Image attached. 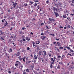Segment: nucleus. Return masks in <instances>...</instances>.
Instances as JSON below:
<instances>
[{"label":"nucleus","instance_id":"f257e3e1","mask_svg":"<svg viewBox=\"0 0 74 74\" xmlns=\"http://www.w3.org/2000/svg\"><path fill=\"white\" fill-rule=\"evenodd\" d=\"M51 62H51V65L50 66V67L51 69H52V65L54 64V62H55V61L53 60V58H51Z\"/></svg>","mask_w":74,"mask_h":74},{"label":"nucleus","instance_id":"4c0bfd02","mask_svg":"<svg viewBox=\"0 0 74 74\" xmlns=\"http://www.w3.org/2000/svg\"><path fill=\"white\" fill-rule=\"evenodd\" d=\"M24 6H25V7H26V6H27V3H24Z\"/></svg>","mask_w":74,"mask_h":74},{"label":"nucleus","instance_id":"72a5a7b5","mask_svg":"<svg viewBox=\"0 0 74 74\" xmlns=\"http://www.w3.org/2000/svg\"><path fill=\"white\" fill-rule=\"evenodd\" d=\"M61 58V56H58V59H59V60H60V58Z\"/></svg>","mask_w":74,"mask_h":74},{"label":"nucleus","instance_id":"bb28decb","mask_svg":"<svg viewBox=\"0 0 74 74\" xmlns=\"http://www.w3.org/2000/svg\"><path fill=\"white\" fill-rule=\"evenodd\" d=\"M32 21L33 22H35V21H36V19L35 18H34L32 20Z\"/></svg>","mask_w":74,"mask_h":74},{"label":"nucleus","instance_id":"0e129e2a","mask_svg":"<svg viewBox=\"0 0 74 74\" xmlns=\"http://www.w3.org/2000/svg\"><path fill=\"white\" fill-rule=\"evenodd\" d=\"M27 50H30V48H29V47H28L27 48Z\"/></svg>","mask_w":74,"mask_h":74},{"label":"nucleus","instance_id":"a18cd8bd","mask_svg":"<svg viewBox=\"0 0 74 74\" xmlns=\"http://www.w3.org/2000/svg\"><path fill=\"white\" fill-rule=\"evenodd\" d=\"M46 27L47 29H49V28H48V26H47V25H46Z\"/></svg>","mask_w":74,"mask_h":74},{"label":"nucleus","instance_id":"a878e982","mask_svg":"<svg viewBox=\"0 0 74 74\" xmlns=\"http://www.w3.org/2000/svg\"><path fill=\"white\" fill-rule=\"evenodd\" d=\"M43 52H44V55H45V56H47V53L46 52V51H44Z\"/></svg>","mask_w":74,"mask_h":74},{"label":"nucleus","instance_id":"864d4df0","mask_svg":"<svg viewBox=\"0 0 74 74\" xmlns=\"http://www.w3.org/2000/svg\"><path fill=\"white\" fill-rule=\"evenodd\" d=\"M53 59H54L53 60H53H54L55 61V60L56 59V57L55 56H54L53 57Z\"/></svg>","mask_w":74,"mask_h":74},{"label":"nucleus","instance_id":"09e8293b","mask_svg":"<svg viewBox=\"0 0 74 74\" xmlns=\"http://www.w3.org/2000/svg\"><path fill=\"white\" fill-rule=\"evenodd\" d=\"M7 11L8 12H10V9H8L7 10Z\"/></svg>","mask_w":74,"mask_h":74},{"label":"nucleus","instance_id":"4468645a","mask_svg":"<svg viewBox=\"0 0 74 74\" xmlns=\"http://www.w3.org/2000/svg\"><path fill=\"white\" fill-rule=\"evenodd\" d=\"M12 23L11 24V26H15V23H13L12 22Z\"/></svg>","mask_w":74,"mask_h":74},{"label":"nucleus","instance_id":"6e6552de","mask_svg":"<svg viewBox=\"0 0 74 74\" xmlns=\"http://www.w3.org/2000/svg\"><path fill=\"white\" fill-rule=\"evenodd\" d=\"M12 51V49L10 48L8 50L9 53H11Z\"/></svg>","mask_w":74,"mask_h":74},{"label":"nucleus","instance_id":"412c9836","mask_svg":"<svg viewBox=\"0 0 74 74\" xmlns=\"http://www.w3.org/2000/svg\"><path fill=\"white\" fill-rule=\"evenodd\" d=\"M21 7H22V5H20L18 7H17V8H19L20 10H21Z\"/></svg>","mask_w":74,"mask_h":74},{"label":"nucleus","instance_id":"f8f14e48","mask_svg":"<svg viewBox=\"0 0 74 74\" xmlns=\"http://www.w3.org/2000/svg\"><path fill=\"white\" fill-rule=\"evenodd\" d=\"M25 39L27 41H30V38H28L27 37H25Z\"/></svg>","mask_w":74,"mask_h":74},{"label":"nucleus","instance_id":"20e7f679","mask_svg":"<svg viewBox=\"0 0 74 74\" xmlns=\"http://www.w3.org/2000/svg\"><path fill=\"white\" fill-rule=\"evenodd\" d=\"M41 38L42 40H44L45 38H46V36H41Z\"/></svg>","mask_w":74,"mask_h":74},{"label":"nucleus","instance_id":"49530a36","mask_svg":"<svg viewBox=\"0 0 74 74\" xmlns=\"http://www.w3.org/2000/svg\"><path fill=\"white\" fill-rule=\"evenodd\" d=\"M71 64L72 65V66H73V65H74V62H73V61H72Z\"/></svg>","mask_w":74,"mask_h":74},{"label":"nucleus","instance_id":"c756f323","mask_svg":"<svg viewBox=\"0 0 74 74\" xmlns=\"http://www.w3.org/2000/svg\"><path fill=\"white\" fill-rule=\"evenodd\" d=\"M66 28L67 29H70V25H69L68 26L66 27Z\"/></svg>","mask_w":74,"mask_h":74},{"label":"nucleus","instance_id":"4d7b16f0","mask_svg":"<svg viewBox=\"0 0 74 74\" xmlns=\"http://www.w3.org/2000/svg\"><path fill=\"white\" fill-rule=\"evenodd\" d=\"M56 40H57V41H59V39H58V38H56Z\"/></svg>","mask_w":74,"mask_h":74},{"label":"nucleus","instance_id":"69168bd1","mask_svg":"<svg viewBox=\"0 0 74 74\" xmlns=\"http://www.w3.org/2000/svg\"><path fill=\"white\" fill-rule=\"evenodd\" d=\"M38 0H36V1H35V3H37V2H38Z\"/></svg>","mask_w":74,"mask_h":74},{"label":"nucleus","instance_id":"c9c22d12","mask_svg":"<svg viewBox=\"0 0 74 74\" xmlns=\"http://www.w3.org/2000/svg\"><path fill=\"white\" fill-rule=\"evenodd\" d=\"M37 5V4L36 3H35V4H34V7H36Z\"/></svg>","mask_w":74,"mask_h":74},{"label":"nucleus","instance_id":"f03ea898","mask_svg":"<svg viewBox=\"0 0 74 74\" xmlns=\"http://www.w3.org/2000/svg\"><path fill=\"white\" fill-rule=\"evenodd\" d=\"M12 3H13V8H15V7H16V5H17V3L15 2V3H14V2H12Z\"/></svg>","mask_w":74,"mask_h":74},{"label":"nucleus","instance_id":"680f3d73","mask_svg":"<svg viewBox=\"0 0 74 74\" xmlns=\"http://www.w3.org/2000/svg\"><path fill=\"white\" fill-rule=\"evenodd\" d=\"M68 55H70V56H72L73 55H71V54H69V53H68Z\"/></svg>","mask_w":74,"mask_h":74},{"label":"nucleus","instance_id":"3c124183","mask_svg":"<svg viewBox=\"0 0 74 74\" xmlns=\"http://www.w3.org/2000/svg\"><path fill=\"white\" fill-rule=\"evenodd\" d=\"M23 41H26V39H25V38H23Z\"/></svg>","mask_w":74,"mask_h":74},{"label":"nucleus","instance_id":"603ef678","mask_svg":"<svg viewBox=\"0 0 74 74\" xmlns=\"http://www.w3.org/2000/svg\"><path fill=\"white\" fill-rule=\"evenodd\" d=\"M8 73H9V74H11V72L10 71H8Z\"/></svg>","mask_w":74,"mask_h":74},{"label":"nucleus","instance_id":"2eb2a0df","mask_svg":"<svg viewBox=\"0 0 74 74\" xmlns=\"http://www.w3.org/2000/svg\"><path fill=\"white\" fill-rule=\"evenodd\" d=\"M55 8V7H53V10L54 11V12H55V11H57V10H58V9H57V8Z\"/></svg>","mask_w":74,"mask_h":74},{"label":"nucleus","instance_id":"1a4fd4ad","mask_svg":"<svg viewBox=\"0 0 74 74\" xmlns=\"http://www.w3.org/2000/svg\"><path fill=\"white\" fill-rule=\"evenodd\" d=\"M22 59H23V61L24 62H25V59H27V58L26 57H23L22 58Z\"/></svg>","mask_w":74,"mask_h":74},{"label":"nucleus","instance_id":"423d86ee","mask_svg":"<svg viewBox=\"0 0 74 74\" xmlns=\"http://www.w3.org/2000/svg\"><path fill=\"white\" fill-rule=\"evenodd\" d=\"M29 5H32L33 3H34V2L29 1Z\"/></svg>","mask_w":74,"mask_h":74},{"label":"nucleus","instance_id":"0eeeda50","mask_svg":"<svg viewBox=\"0 0 74 74\" xmlns=\"http://www.w3.org/2000/svg\"><path fill=\"white\" fill-rule=\"evenodd\" d=\"M20 54H21V53H20V52H18L17 53V54L16 53L15 55L16 56H19L20 55Z\"/></svg>","mask_w":74,"mask_h":74},{"label":"nucleus","instance_id":"ddd939ff","mask_svg":"<svg viewBox=\"0 0 74 74\" xmlns=\"http://www.w3.org/2000/svg\"><path fill=\"white\" fill-rule=\"evenodd\" d=\"M7 25H8V22L7 21H6L5 24H4V27H5V26H7Z\"/></svg>","mask_w":74,"mask_h":74},{"label":"nucleus","instance_id":"393cba45","mask_svg":"<svg viewBox=\"0 0 74 74\" xmlns=\"http://www.w3.org/2000/svg\"><path fill=\"white\" fill-rule=\"evenodd\" d=\"M62 16L64 18H67V16L65 15H63Z\"/></svg>","mask_w":74,"mask_h":74},{"label":"nucleus","instance_id":"8fccbe9b","mask_svg":"<svg viewBox=\"0 0 74 74\" xmlns=\"http://www.w3.org/2000/svg\"><path fill=\"white\" fill-rule=\"evenodd\" d=\"M12 44L14 45V47H15V46H16V44L15 43H14V42Z\"/></svg>","mask_w":74,"mask_h":74},{"label":"nucleus","instance_id":"6e6d98bb","mask_svg":"<svg viewBox=\"0 0 74 74\" xmlns=\"http://www.w3.org/2000/svg\"><path fill=\"white\" fill-rule=\"evenodd\" d=\"M40 26H43L44 25V23H42L40 24Z\"/></svg>","mask_w":74,"mask_h":74},{"label":"nucleus","instance_id":"e433bc0d","mask_svg":"<svg viewBox=\"0 0 74 74\" xmlns=\"http://www.w3.org/2000/svg\"><path fill=\"white\" fill-rule=\"evenodd\" d=\"M45 34V33L42 32L40 34V35H41V36H44Z\"/></svg>","mask_w":74,"mask_h":74},{"label":"nucleus","instance_id":"c03bdc74","mask_svg":"<svg viewBox=\"0 0 74 74\" xmlns=\"http://www.w3.org/2000/svg\"><path fill=\"white\" fill-rule=\"evenodd\" d=\"M15 66L16 67H18V64L16 63L15 64Z\"/></svg>","mask_w":74,"mask_h":74},{"label":"nucleus","instance_id":"4be33fe9","mask_svg":"<svg viewBox=\"0 0 74 74\" xmlns=\"http://www.w3.org/2000/svg\"><path fill=\"white\" fill-rule=\"evenodd\" d=\"M58 5H59L60 7H62V5L60 3H58Z\"/></svg>","mask_w":74,"mask_h":74},{"label":"nucleus","instance_id":"bf43d9fd","mask_svg":"<svg viewBox=\"0 0 74 74\" xmlns=\"http://www.w3.org/2000/svg\"><path fill=\"white\" fill-rule=\"evenodd\" d=\"M59 5V3L58 4H56L55 5V6H58Z\"/></svg>","mask_w":74,"mask_h":74},{"label":"nucleus","instance_id":"338daca9","mask_svg":"<svg viewBox=\"0 0 74 74\" xmlns=\"http://www.w3.org/2000/svg\"><path fill=\"white\" fill-rule=\"evenodd\" d=\"M27 62H28V63H30V62H31V61H27Z\"/></svg>","mask_w":74,"mask_h":74},{"label":"nucleus","instance_id":"5701e85b","mask_svg":"<svg viewBox=\"0 0 74 74\" xmlns=\"http://www.w3.org/2000/svg\"><path fill=\"white\" fill-rule=\"evenodd\" d=\"M64 48H67V49H68V50H69H69H70V49H71L70 48V47H64Z\"/></svg>","mask_w":74,"mask_h":74},{"label":"nucleus","instance_id":"7ed1b4c3","mask_svg":"<svg viewBox=\"0 0 74 74\" xmlns=\"http://www.w3.org/2000/svg\"><path fill=\"white\" fill-rule=\"evenodd\" d=\"M49 20L50 21V22H52V21H53L54 22L55 20V18L52 17L51 18H49Z\"/></svg>","mask_w":74,"mask_h":74},{"label":"nucleus","instance_id":"e2e57ef3","mask_svg":"<svg viewBox=\"0 0 74 74\" xmlns=\"http://www.w3.org/2000/svg\"><path fill=\"white\" fill-rule=\"evenodd\" d=\"M23 74H26V73L25 71H24L23 73Z\"/></svg>","mask_w":74,"mask_h":74},{"label":"nucleus","instance_id":"37998d69","mask_svg":"<svg viewBox=\"0 0 74 74\" xmlns=\"http://www.w3.org/2000/svg\"><path fill=\"white\" fill-rule=\"evenodd\" d=\"M63 48H64L63 47H61V46H60V47L59 48V49H63Z\"/></svg>","mask_w":74,"mask_h":74},{"label":"nucleus","instance_id":"9b49d317","mask_svg":"<svg viewBox=\"0 0 74 74\" xmlns=\"http://www.w3.org/2000/svg\"><path fill=\"white\" fill-rule=\"evenodd\" d=\"M12 42H14L13 41L11 42V40L10 39L9 40V41H8V43H9V44H12Z\"/></svg>","mask_w":74,"mask_h":74},{"label":"nucleus","instance_id":"a19ab883","mask_svg":"<svg viewBox=\"0 0 74 74\" xmlns=\"http://www.w3.org/2000/svg\"><path fill=\"white\" fill-rule=\"evenodd\" d=\"M69 51H70V52H74V51L72 50V49H70V50H69Z\"/></svg>","mask_w":74,"mask_h":74},{"label":"nucleus","instance_id":"052dcab7","mask_svg":"<svg viewBox=\"0 0 74 74\" xmlns=\"http://www.w3.org/2000/svg\"><path fill=\"white\" fill-rule=\"evenodd\" d=\"M0 33L1 34H4V33H3V32H2V31L0 32Z\"/></svg>","mask_w":74,"mask_h":74},{"label":"nucleus","instance_id":"f704fd0d","mask_svg":"<svg viewBox=\"0 0 74 74\" xmlns=\"http://www.w3.org/2000/svg\"><path fill=\"white\" fill-rule=\"evenodd\" d=\"M26 71L27 72V73H29V69H27L26 70Z\"/></svg>","mask_w":74,"mask_h":74},{"label":"nucleus","instance_id":"de8ad7c7","mask_svg":"<svg viewBox=\"0 0 74 74\" xmlns=\"http://www.w3.org/2000/svg\"><path fill=\"white\" fill-rule=\"evenodd\" d=\"M0 40H4V38H3L2 37H1V38H0Z\"/></svg>","mask_w":74,"mask_h":74},{"label":"nucleus","instance_id":"473e14b6","mask_svg":"<svg viewBox=\"0 0 74 74\" xmlns=\"http://www.w3.org/2000/svg\"><path fill=\"white\" fill-rule=\"evenodd\" d=\"M49 3V0H47V1L46 2V4H48V3Z\"/></svg>","mask_w":74,"mask_h":74},{"label":"nucleus","instance_id":"a211bd4d","mask_svg":"<svg viewBox=\"0 0 74 74\" xmlns=\"http://www.w3.org/2000/svg\"><path fill=\"white\" fill-rule=\"evenodd\" d=\"M41 51H40L39 52V53H38V55H39L40 56H41V55H42V54L41 53Z\"/></svg>","mask_w":74,"mask_h":74},{"label":"nucleus","instance_id":"774afa93","mask_svg":"<svg viewBox=\"0 0 74 74\" xmlns=\"http://www.w3.org/2000/svg\"><path fill=\"white\" fill-rule=\"evenodd\" d=\"M49 56L50 57H51V54H49Z\"/></svg>","mask_w":74,"mask_h":74},{"label":"nucleus","instance_id":"13d9d810","mask_svg":"<svg viewBox=\"0 0 74 74\" xmlns=\"http://www.w3.org/2000/svg\"><path fill=\"white\" fill-rule=\"evenodd\" d=\"M26 29L25 27H23L22 28V30H25L24 29Z\"/></svg>","mask_w":74,"mask_h":74},{"label":"nucleus","instance_id":"2f4dec72","mask_svg":"<svg viewBox=\"0 0 74 74\" xmlns=\"http://www.w3.org/2000/svg\"><path fill=\"white\" fill-rule=\"evenodd\" d=\"M16 63H18L17 64H21V62L18 61H16Z\"/></svg>","mask_w":74,"mask_h":74},{"label":"nucleus","instance_id":"c85d7f7f","mask_svg":"<svg viewBox=\"0 0 74 74\" xmlns=\"http://www.w3.org/2000/svg\"><path fill=\"white\" fill-rule=\"evenodd\" d=\"M38 58V56H36L34 58V59H35V60H37V58Z\"/></svg>","mask_w":74,"mask_h":74},{"label":"nucleus","instance_id":"aec40b11","mask_svg":"<svg viewBox=\"0 0 74 74\" xmlns=\"http://www.w3.org/2000/svg\"><path fill=\"white\" fill-rule=\"evenodd\" d=\"M58 69H60V65H58V66L57 67Z\"/></svg>","mask_w":74,"mask_h":74},{"label":"nucleus","instance_id":"b1692460","mask_svg":"<svg viewBox=\"0 0 74 74\" xmlns=\"http://www.w3.org/2000/svg\"><path fill=\"white\" fill-rule=\"evenodd\" d=\"M67 19L69 21V22L71 20V19L70 17H67Z\"/></svg>","mask_w":74,"mask_h":74},{"label":"nucleus","instance_id":"f3484780","mask_svg":"<svg viewBox=\"0 0 74 74\" xmlns=\"http://www.w3.org/2000/svg\"><path fill=\"white\" fill-rule=\"evenodd\" d=\"M41 59L43 63H45V62H46V61L43 58H42Z\"/></svg>","mask_w":74,"mask_h":74},{"label":"nucleus","instance_id":"58836bf2","mask_svg":"<svg viewBox=\"0 0 74 74\" xmlns=\"http://www.w3.org/2000/svg\"><path fill=\"white\" fill-rule=\"evenodd\" d=\"M26 52V51L24 49H23L22 50V52H24V53H25Z\"/></svg>","mask_w":74,"mask_h":74},{"label":"nucleus","instance_id":"dca6fc26","mask_svg":"<svg viewBox=\"0 0 74 74\" xmlns=\"http://www.w3.org/2000/svg\"><path fill=\"white\" fill-rule=\"evenodd\" d=\"M23 34H24V33H23V32H22V31H21L19 33V34H20L21 35Z\"/></svg>","mask_w":74,"mask_h":74},{"label":"nucleus","instance_id":"5fc2aeb1","mask_svg":"<svg viewBox=\"0 0 74 74\" xmlns=\"http://www.w3.org/2000/svg\"><path fill=\"white\" fill-rule=\"evenodd\" d=\"M37 7L38 9H39V8H40V5H38L37 6Z\"/></svg>","mask_w":74,"mask_h":74},{"label":"nucleus","instance_id":"9d476101","mask_svg":"<svg viewBox=\"0 0 74 74\" xmlns=\"http://www.w3.org/2000/svg\"><path fill=\"white\" fill-rule=\"evenodd\" d=\"M56 45H58V47H61V46L60 44V42H57Z\"/></svg>","mask_w":74,"mask_h":74},{"label":"nucleus","instance_id":"79ce46f5","mask_svg":"<svg viewBox=\"0 0 74 74\" xmlns=\"http://www.w3.org/2000/svg\"><path fill=\"white\" fill-rule=\"evenodd\" d=\"M32 44H33V47H35V45H34V44H35V42H33Z\"/></svg>","mask_w":74,"mask_h":74},{"label":"nucleus","instance_id":"39448f33","mask_svg":"<svg viewBox=\"0 0 74 74\" xmlns=\"http://www.w3.org/2000/svg\"><path fill=\"white\" fill-rule=\"evenodd\" d=\"M54 14L56 16V17H58V16H59V15L58 14V13H57L56 12H55Z\"/></svg>","mask_w":74,"mask_h":74},{"label":"nucleus","instance_id":"7c9ffc66","mask_svg":"<svg viewBox=\"0 0 74 74\" xmlns=\"http://www.w3.org/2000/svg\"><path fill=\"white\" fill-rule=\"evenodd\" d=\"M70 4H71V6H73L74 7V3H70Z\"/></svg>","mask_w":74,"mask_h":74},{"label":"nucleus","instance_id":"cd10ccee","mask_svg":"<svg viewBox=\"0 0 74 74\" xmlns=\"http://www.w3.org/2000/svg\"><path fill=\"white\" fill-rule=\"evenodd\" d=\"M65 55H64L62 56V57L61 58V60H62V59H63V58H66V57L65 56L64 57V56H65Z\"/></svg>","mask_w":74,"mask_h":74},{"label":"nucleus","instance_id":"6ab92c4d","mask_svg":"<svg viewBox=\"0 0 74 74\" xmlns=\"http://www.w3.org/2000/svg\"><path fill=\"white\" fill-rule=\"evenodd\" d=\"M40 43V41H36V44H39Z\"/></svg>","mask_w":74,"mask_h":74},{"label":"nucleus","instance_id":"ea45409f","mask_svg":"<svg viewBox=\"0 0 74 74\" xmlns=\"http://www.w3.org/2000/svg\"><path fill=\"white\" fill-rule=\"evenodd\" d=\"M37 49H40V47H39V46H36Z\"/></svg>","mask_w":74,"mask_h":74}]
</instances>
